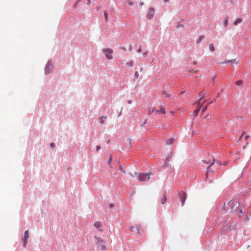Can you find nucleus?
I'll use <instances>...</instances> for the list:
<instances>
[{"label": "nucleus", "mask_w": 251, "mask_h": 251, "mask_svg": "<svg viewBox=\"0 0 251 251\" xmlns=\"http://www.w3.org/2000/svg\"><path fill=\"white\" fill-rule=\"evenodd\" d=\"M130 176L132 177H137L138 180L140 182H146L150 179V176L152 175L151 173L144 174V173H129Z\"/></svg>", "instance_id": "f257e3e1"}, {"label": "nucleus", "mask_w": 251, "mask_h": 251, "mask_svg": "<svg viewBox=\"0 0 251 251\" xmlns=\"http://www.w3.org/2000/svg\"><path fill=\"white\" fill-rule=\"evenodd\" d=\"M102 52L104 54L105 57L108 60L113 59L112 54L113 50L110 48H105L102 50Z\"/></svg>", "instance_id": "f03ea898"}, {"label": "nucleus", "mask_w": 251, "mask_h": 251, "mask_svg": "<svg viewBox=\"0 0 251 251\" xmlns=\"http://www.w3.org/2000/svg\"><path fill=\"white\" fill-rule=\"evenodd\" d=\"M203 162L206 164H210V165L207 168V173H212L213 171L211 169V167L214 163V159H209L208 161L203 160Z\"/></svg>", "instance_id": "7ed1b4c3"}, {"label": "nucleus", "mask_w": 251, "mask_h": 251, "mask_svg": "<svg viewBox=\"0 0 251 251\" xmlns=\"http://www.w3.org/2000/svg\"><path fill=\"white\" fill-rule=\"evenodd\" d=\"M153 112H155V113L165 114L166 113V110L164 107H161L159 110L155 109V108H153L151 111H149V114H151Z\"/></svg>", "instance_id": "20e7f679"}, {"label": "nucleus", "mask_w": 251, "mask_h": 251, "mask_svg": "<svg viewBox=\"0 0 251 251\" xmlns=\"http://www.w3.org/2000/svg\"><path fill=\"white\" fill-rule=\"evenodd\" d=\"M178 197L182 204H184L186 199V194L184 192H180L178 193Z\"/></svg>", "instance_id": "39448f33"}, {"label": "nucleus", "mask_w": 251, "mask_h": 251, "mask_svg": "<svg viewBox=\"0 0 251 251\" xmlns=\"http://www.w3.org/2000/svg\"><path fill=\"white\" fill-rule=\"evenodd\" d=\"M155 11L153 8H150L147 14V18L149 20L151 19L154 15Z\"/></svg>", "instance_id": "423d86ee"}, {"label": "nucleus", "mask_w": 251, "mask_h": 251, "mask_svg": "<svg viewBox=\"0 0 251 251\" xmlns=\"http://www.w3.org/2000/svg\"><path fill=\"white\" fill-rule=\"evenodd\" d=\"M28 238H29L28 232V230H26L25 232L24 237L22 239V241L24 243V247L26 246V245L27 243V241Z\"/></svg>", "instance_id": "0eeeda50"}, {"label": "nucleus", "mask_w": 251, "mask_h": 251, "mask_svg": "<svg viewBox=\"0 0 251 251\" xmlns=\"http://www.w3.org/2000/svg\"><path fill=\"white\" fill-rule=\"evenodd\" d=\"M94 226L98 229H99L100 231L102 232V229H101L102 225L101 222L100 221H97L94 224Z\"/></svg>", "instance_id": "6e6552de"}, {"label": "nucleus", "mask_w": 251, "mask_h": 251, "mask_svg": "<svg viewBox=\"0 0 251 251\" xmlns=\"http://www.w3.org/2000/svg\"><path fill=\"white\" fill-rule=\"evenodd\" d=\"M52 69V66L51 64L48 63L45 68V71L47 74H49L50 72V70Z\"/></svg>", "instance_id": "1a4fd4ad"}, {"label": "nucleus", "mask_w": 251, "mask_h": 251, "mask_svg": "<svg viewBox=\"0 0 251 251\" xmlns=\"http://www.w3.org/2000/svg\"><path fill=\"white\" fill-rule=\"evenodd\" d=\"M94 238L96 240V243L97 244L99 245L103 242V240L99 237L96 236L94 237Z\"/></svg>", "instance_id": "9d476101"}, {"label": "nucleus", "mask_w": 251, "mask_h": 251, "mask_svg": "<svg viewBox=\"0 0 251 251\" xmlns=\"http://www.w3.org/2000/svg\"><path fill=\"white\" fill-rule=\"evenodd\" d=\"M139 226H136L135 227L134 226H131L130 227V230L131 231H137L138 233L139 232Z\"/></svg>", "instance_id": "9b49d317"}, {"label": "nucleus", "mask_w": 251, "mask_h": 251, "mask_svg": "<svg viewBox=\"0 0 251 251\" xmlns=\"http://www.w3.org/2000/svg\"><path fill=\"white\" fill-rule=\"evenodd\" d=\"M202 105L201 104L199 105L198 104V107H197V109H196L194 111V114H195L196 116L197 115V114H198L199 112L201 109V108L202 107Z\"/></svg>", "instance_id": "f8f14e48"}, {"label": "nucleus", "mask_w": 251, "mask_h": 251, "mask_svg": "<svg viewBox=\"0 0 251 251\" xmlns=\"http://www.w3.org/2000/svg\"><path fill=\"white\" fill-rule=\"evenodd\" d=\"M107 119L106 116H103L99 118L100 123L101 124L104 123L105 120Z\"/></svg>", "instance_id": "ddd939ff"}, {"label": "nucleus", "mask_w": 251, "mask_h": 251, "mask_svg": "<svg viewBox=\"0 0 251 251\" xmlns=\"http://www.w3.org/2000/svg\"><path fill=\"white\" fill-rule=\"evenodd\" d=\"M199 97H200V98L199 99L198 101V103L197 104L199 105L201 104V100L204 97V94H203L202 92H200L199 93Z\"/></svg>", "instance_id": "4468645a"}, {"label": "nucleus", "mask_w": 251, "mask_h": 251, "mask_svg": "<svg viewBox=\"0 0 251 251\" xmlns=\"http://www.w3.org/2000/svg\"><path fill=\"white\" fill-rule=\"evenodd\" d=\"M162 95L164 96L165 98H170L171 97V94L167 93L166 91H163L162 92Z\"/></svg>", "instance_id": "2eb2a0df"}, {"label": "nucleus", "mask_w": 251, "mask_h": 251, "mask_svg": "<svg viewBox=\"0 0 251 251\" xmlns=\"http://www.w3.org/2000/svg\"><path fill=\"white\" fill-rule=\"evenodd\" d=\"M242 22V20L241 19L238 18L236 19L235 21L233 23V25H237L238 24L241 23Z\"/></svg>", "instance_id": "dca6fc26"}, {"label": "nucleus", "mask_w": 251, "mask_h": 251, "mask_svg": "<svg viewBox=\"0 0 251 251\" xmlns=\"http://www.w3.org/2000/svg\"><path fill=\"white\" fill-rule=\"evenodd\" d=\"M209 48L210 50L212 52H214L215 50V47L212 44H210L209 45Z\"/></svg>", "instance_id": "f3484780"}, {"label": "nucleus", "mask_w": 251, "mask_h": 251, "mask_svg": "<svg viewBox=\"0 0 251 251\" xmlns=\"http://www.w3.org/2000/svg\"><path fill=\"white\" fill-rule=\"evenodd\" d=\"M174 139L173 138H171V139H168L167 141H166V143L168 145H170L172 143H173V142H174Z\"/></svg>", "instance_id": "a211bd4d"}, {"label": "nucleus", "mask_w": 251, "mask_h": 251, "mask_svg": "<svg viewBox=\"0 0 251 251\" xmlns=\"http://www.w3.org/2000/svg\"><path fill=\"white\" fill-rule=\"evenodd\" d=\"M133 62L132 61H130L128 62H127L126 63V66H128V67H132L133 66Z\"/></svg>", "instance_id": "6ab92c4d"}, {"label": "nucleus", "mask_w": 251, "mask_h": 251, "mask_svg": "<svg viewBox=\"0 0 251 251\" xmlns=\"http://www.w3.org/2000/svg\"><path fill=\"white\" fill-rule=\"evenodd\" d=\"M166 201H167L166 197L165 196H164V197L162 198V199L161 200V203L162 204H164L166 202Z\"/></svg>", "instance_id": "aec40b11"}, {"label": "nucleus", "mask_w": 251, "mask_h": 251, "mask_svg": "<svg viewBox=\"0 0 251 251\" xmlns=\"http://www.w3.org/2000/svg\"><path fill=\"white\" fill-rule=\"evenodd\" d=\"M243 81L242 80H238L235 82V84L236 85L241 86L242 85Z\"/></svg>", "instance_id": "412c9836"}, {"label": "nucleus", "mask_w": 251, "mask_h": 251, "mask_svg": "<svg viewBox=\"0 0 251 251\" xmlns=\"http://www.w3.org/2000/svg\"><path fill=\"white\" fill-rule=\"evenodd\" d=\"M228 20L226 18V19H225V22H224V26H226L227 25H228Z\"/></svg>", "instance_id": "4be33fe9"}, {"label": "nucleus", "mask_w": 251, "mask_h": 251, "mask_svg": "<svg viewBox=\"0 0 251 251\" xmlns=\"http://www.w3.org/2000/svg\"><path fill=\"white\" fill-rule=\"evenodd\" d=\"M207 109V105L203 107L201 109L202 113H203L204 111H205Z\"/></svg>", "instance_id": "5701e85b"}, {"label": "nucleus", "mask_w": 251, "mask_h": 251, "mask_svg": "<svg viewBox=\"0 0 251 251\" xmlns=\"http://www.w3.org/2000/svg\"><path fill=\"white\" fill-rule=\"evenodd\" d=\"M139 74H138V72H136L135 73V74H134V77L135 78H138V77H139Z\"/></svg>", "instance_id": "b1692460"}, {"label": "nucleus", "mask_w": 251, "mask_h": 251, "mask_svg": "<svg viewBox=\"0 0 251 251\" xmlns=\"http://www.w3.org/2000/svg\"><path fill=\"white\" fill-rule=\"evenodd\" d=\"M127 3L130 5L131 6L133 5V2L131 0H128Z\"/></svg>", "instance_id": "393cba45"}, {"label": "nucleus", "mask_w": 251, "mask_h": 251, "mask_svg": "<svg viewBox=\"0 0 251 251\" xmlns=\"http://www.w3.org/2000/svg\"><path fill=\"white\" fill-rule=\"evenodd\" d=\"M104 16H105V21H107V17H108V14H107V13L106 12H104Z\"/></svg>", "instance_id": "a878e982"}, {"label": "nucleus", "mask_w": 251, "mask_h": 251, "mask_svg": "<svg viewBox=\"0 0 251 251\" xmlns=\"http://www.w3.org/2000/svg\"><path fill=\"white\" fill-rule=\"evenodd\" d=\"M112 156H111V155H110L109 160H108V164H110L112 162Z\"/></svg>", "instance_id": "bb28decb"}, {"label": "nucleus", "mask_w": 251, "mask_h": 251, "mask_svg": "<svg viewBox=\"0 0 251 251\" xmlns=\"http://www.w3.org/2000/svg\"><path fill=\"white\" fill-rule=\"evenodd\" d=\"M179 27H183V25H181L180 23H179L176 26V28H178Z\"/></svg>", "instance_id": "cd10ccee"}, {"label": "nucleus", "mask_w": 251, "mask_h": 251, "mask_svg": "<svg viewBox=\"0 0 251 251\" xmlns=\"http://www.w3.org/2000/svg\"><path fill=\"white\" fill-rule=\"evenodd\" d=\"M229 62L231 63L237 64V62H236L235 60H233L229 61Z\"/></svg>", "instance_id": "c85d7f7f"}, {"label": "nucleus", "mask_w": 251, "mask_h": 251, "mask_svg": "<svg viewBox=\"0 0 251 251\" xmlns=\"http://www.w3.org/2000/svg\"><path fill=\"white\" fill-rule=\"evenodd\" d=\"M100 149V146H97L96 147V150L98 151Z\"/></svg>", "instance_id": "c756f323"}, {"label": "nucleus", "mask_w": 251, "mask_h": 251, "mask_svg": "<svg viewBox=\"0 0 251 251\" xmlns=\"http://www.w3.org/2000/svg\"><path fill=\"white\" fill-rule=\"evenodd\" d=\"M50 146L51 148H53L54 146V143H52L50 144Z\"/></svg>", "instance_id": "7c9ffc66"}, {"label": "nucleus", "mask_w": 251, "mask_h": 251, "mask_svg": "<svg viewBox=\"0 0 251 251\" xmlns=\"http://www.w3.org/2000/svg\"><path fill=\"white\" fill-rule=\"evenodd\" d=\"M203 37H203V36H201V37H200L199 40H200V41H201V40H202V39H203Z\"/></svg>", "instance_id": "2f4dec72"}, {"label": "nucleus", "mask_w": 251, "mask_h": 251, "mask_svg": "<svg viewBox=\"0 0 251 251\" xmlns=\"http://www.w3.org/2000/svg\"><path fill=\"white\" fill-rule=\"evenodd\" d=\"M127 141L129 142V144H130L131 141V139L129 138L127 139Z\"/></svg>", "instance_id": "473e14b6"}, {"label": "nucleus", "mask_w": 251, "mask_h": 251, "mask_svg": "<svg viewBox=\"0 0 251 251\" xmlns=\"http://www.w3.org/2000/svg\"><path fill=\"white\" fill-rule=\"evenodd\" d=\"M169 0H164V1L166 3V2H168L169 1Z\"/></svg>", "instance_id": "72a5a7b5"}, {"label": "nucleus", "mask_w": 251, "mask_h": 251, "mask_svg": "<svg viewBox=\"0 0 251 251\" xmlns=\"http://www.w3.org/2000/svg\"><path fill=\"white\" fill-rule=\"evenodd\" d=\"M217 162L219 163V166H221L222 165V164L220 162H219V161H217Z\"/></svg>", "instance_id": "f704fd0d"}, {"label": "nucleus", "mask_w": 251, "mask_h": 251, "mask_svg": "<svg viewBox=\"0 0 251 251\" xmlns=\"http://www.w3.org/2000/svg\"><path fill=\"white\" fill-rule=\"evenodd\" d=\"M193 64H195H195H197V62L196 61H194V62H193Z\"/></svg>", "instance_id": "c9c22d12"}, {"label": "nucleus", "mask_w": 251, "mask_h": 251, "mask_svg": "<svg viewBox=\"0 0 251 251\" xmlns=\"http://www.w3.org/2000/svg\"><path fill=\"white\" fill-rule=\"evenodd\" d=\"M140 4L141 5H143L144 4V3H143V2H141V3H140Z\"/></svg>", "instance_id": "e433bc0d"}, {"label": "nucleus", "mask_w": 251, "mask_h": 251, "mask_svg": "<svg viewBox=\"0 0 251 251\" xmlns=\"http://www.w3.org/2000/svg\"><path fill=\"white\" fill-rule=\"evenodd\" d=\"M141 49H139L138 50V52H140V51H141Z\"/></svg>", "instance_id": "4c0bfd02"}, {"label": "nucleus", "mask_w": 251, "mask_h": 251, "mask_svg": "<svg viewBox=\"0 0 251 251\" xmlns=\"http://www.w3.org/2000/svg\"><path fill=\"white\" fill-rule=\"evenodd\" d=\"M240 213H242V210H240Z\"/></svg>", "instance_id": "58836bf2"}, {"label": "nucleus", "mask_w": 251, "mask_h": 251, "mask_svg": "<svg viewBox=\"0 0 251 251\" xmlns=\"http://www.w3.org/2000/svg\"><path fill=\"white\" fill-rule=\"evenodd\" d=\"M102 249H105V247L104 246H102Z\"/></svg>", "instance_id": "ea45409f"}, {"label": "nucleus", "mask_w": 251, "mask_h": 251, "mask_svg": "<svg viewBox=\"0 0 251 251\" xmlns=\"http://www.w3.org/2000/svg\"><path fill=\"white\" fill-rule=\"evenodd\" d=\"M249 136H246V139H248Z\"/></svg>", "instance_id": "a19ab883"}, {"label": "nucleus", "mask_w": 251, "mask_h": 251, "mask_svg": "<svg viewBox=\"0 0 251 251\" xmlns=\"http://www.w3.org/2000/svg\"><path fill=\"white\" fill-rule=\"evenodd\" d=\"M192 71H193V70H189V72H192Z\"/></svg>", "instance_id": "79ce46f5"}, {"label": "nucleus", "mask_w": 251, "mask_h": 251, "mask_svg": "<svg viewBox=\"0 0 251 251\" xmlns=\"http://www.w3.org/2000/svg\"><path fill=\"white\" fill-rule=\"evenodd\" d=\"M215 76H214L212 78V80H214Z\"/></svg>", "instance_id": "37998d69"}, {"label": "nucleus", "mask_w": 251, "mask_h": 251, "mask_svg": "<svg viewBox=\"0 0 251 251\" xmlns=\"http://www.w3.org/2000/svg\"><path fill=\"white\" fill-rule=\"evenodd\" d=\"M230 1H231V2H232V0H230Z\"/></svg>", "instance_id": "c03bdc74"}]
</instances>
